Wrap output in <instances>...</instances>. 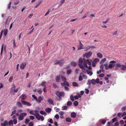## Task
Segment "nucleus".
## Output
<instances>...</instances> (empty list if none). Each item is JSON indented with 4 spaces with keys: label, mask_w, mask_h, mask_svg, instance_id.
<instances>
[{
    "label": "nucleus",
    "mask_w": 126,
    "mask_h": 126,
    "mask_svg": "<svg viewBox=\"0 0 126 126\" xmlns=\"http://www.w3.org/2000/svg\"><path fill=\"white\" fill-rule=\"evenodd\" d=\"M83 58H84L82 59L81 58H79L78 61V63H79L78 66L79 67V68L82 69V71L84 72V70H85V68L84 67L83 65L82 64L83 63V61H84Z\"/></svg>",
    "instance_id": "1"
},
{
    "label": "nucleus",
    "mask_w": 126,
    "mask_h": 126,
    "mask_svg": "<svg viewBox=\"0 0 126 126\" xmlns=\"http://www.w3.org/2000/svg\"><path fill=\"white\" fill-rule=\"evenodd\" d=\"M16 87L14 85L11 88L10 93L11 94L14 95L15 94V93L17 92L18 91L19 89V88H17L16 89L15 88Z\"/></svg>",
    "instance_id": "2"
},
{
    "label": "nucleus",
    "mask_w": 126,
    "mask_h": 126,
    "mask_svg": "<svg viewBox=\"0 0 126 126\" xmlns=\"http://www.w3.org/2000/svg\"><path fill=\"white\" fill-rule=\"evenodd\" d=\"M83 59L84 60L83 63L84 67L86 68H88V66L87 64H88L89 65H91V62L88 59L86 60L85 58H84Z\"/></svg>",
    "instance_id": "3"
},
{
    "label": "nucleus",
    "mask_w": 126,
    "mask_h": 126,
    "mask_svg": "<svg viewBox=\"0 0 126 126\" xmlns=\"http://www.w3.org/2000/svg\"><path fill=\"white\" fill-rule=\"evenodd\" d=\"M56 94L59 97H63L65 95V93L63 92L57 91L56 92Z\"/></svg>",
    "instance_id": "4"
},
{
    "label": "nucleus",
    "mask_w": 126,
    "mask_h": 126,
    "mask_svg": "<svg viewBox=\"0 0 126 126\" xmlns=\"http://www.w3.org/2000/svg\"><path fill=\"white\" fill-rule=\"evenodd\" d=\"M26 115L27 113H22L20 114L18 119L20 121L24 119V117Z\"/></svg>",
    "instance_id": "5"
},
{
    "label": "nucleus",
    "mask_w": 126,
    "mask_h": 126,
    "mask_svg": "<svg viewBox=\"0 0 126 126\" xmlns=\"http://www.w3.org/2000/svg\"><path fill=\"white\" fill-rule=\"evenodd\" d=\"M77 47L78 48H77L78 51L84 49V47L83 46V45L80 41H79V44L77 46Z\"/></svg>",
    "instance_id": "6"
},
{
    "label": "nucleus",
    "mask_w": 126,
    "mask_h": 126,
    "mask_svg": "<svg viewBox=\"0 0 126 126\" xmlns=\"http://www.w3.org/2000/svg\"><path fill=\"white\" fill-rule=\"evenodd\" d=\"M99 122L100 123H98L97 125H101V124H104L106 122V120L104 119H100V120Z\"/></svg>",
    "instance_id": "7"
},
{
    "label": "nucleus",
    "mask_w": 126,
    "mask_h": 126,
    "mask_svg": "<svg viewBox=\"0 0 126 126\" xmlns=\"http://www.w3.org/2000/svg\"><path fill=\"white\" fill-rule=\"evenodd\" d=\"M21 103L24 105H27L29 106H30L31 105V103L25 101H23L21 102Z\"/></svg>",
    "instance_id": "8"
},
{
    "label": "nucleus",
    "mask_w": 126,
    "mask_h": 126,
    "mask_svg": "<svg viewBox=\"0 0 126 126\" xmlns=\"http://www.w3.org/2000/svg\"><path fill=\"white\" fill-rule=\"evenodd\" d=\"M62 85L63 86V85H65L67 86H69V84L68 82L66 81H64L63 83H61Z\"/></svg>",
    "instance_id": "9"
},
{
    "label": "nucleus",
    "mask_w": 126,
    "mask_h": 126,
    "mask_svg": "<svg viewBox=\"0 0 126 126\" xmlns=\"http://www.w3.org/2000/svg\"><path fill=\"white\" fill-rule=\"evenodd\" d=\"M34 115L37 120H40V119L41 117L40 116L39 113L35 114Z\"/></svg>",
    "instance_id": "10"
},
{
    "label": "nucleus",
    "mask_w": 126,
    "mask_h": 126,
    "mask_svg": "<svg viewBox=\"0 0 126 126\" xmlns=\"http://www.w3.org/2000/svg\"><path fill=\"white\" fill-rule=\"evenodd\" d=\"M61 77V75H59L57 76L55 78L56 81L57 82H59L60 80V77Z\"/></svg>",
    "instance_id": "11"
},
{
    "label": "nucleus",
    "mask_w": 126,
    "mask_h": 126,
    "mask_svg": "<svg viewBox=\"0 0 126 126\" xmlns=\"http://www.w3.org/2000/svg\"><path fill=\"white\" fill-rule=\"evenodd\" d=\"M26 66V64L25 63H22L21 65L20 66V69H23Z\"/></svg>",
    "instance_id": "12"
},
{
    "label": "nucleus",
    "mask_w": 126,
    "mask_h": 126,
    "mask_svg": "<svg viewBox=\"0 0 126 126\" xmlns=\"http://www.w3.org/2000/svg\"><path fill=\"white\" fill-rule=\"evenodd\" d=\"M8 125V122L7 120L5 121L3 123L1 124L2 126H6V125Z\"/></svg>",
    "instance_id": "13"
},
{
    "label": "nucleus",
    "mask_w": 126,
    "mask_h": 126,
    "mask_svg": "<svg viewBox=\"0 0 126 126\" xmlns=\"http://www.w3.org/2000/svg\"><path fill=\"white\" fill-rule=\"evenodd\" d=\"M120 68L122 70L125 71L126 69V66L122 64Z\"/></svg>",
    "instance_id": "14"
},
{
    "label": "nucleus",
    "mask_w": 126,
    "mask_h": 126,
    "mask_svg": "<svg viewBox=\"0 0 126 126\" xmlns=\"http://www.w3.org/2000/svg\"><path fill=\"white\" fill-rule=\"evenodd\" d=\"M48 102L50 104L52 105H53L54 102L52 99L50 98H48L47 100Z\"/></svg>",
    "instance_id": "15"
},
{
    "label": "nucleus",
    "mask_w": 126,
    "mask_h": 126,
    "mask_svg": "<svg viewBox=\"0 0 126 126\" xmlns=\"http://www.w3.org/2000/svg\"><path fill=\"white\" fill-rule=\"evenodd\" d=\"M92 53L90 51L86 54V57L88 58L91 55Z\"/></svg>",
    "instance_id": "16"
},
{
    "label": "nucleus",
    "mask_w": 126,
    "mask_h": 126,
    "mask_svg": "<svg viewBox=\"0 0 126 126\" xmlns=\"http://www.w3.org/2000/svg\"><path fill=\"white\" fill-rule=\"evenodd\" d=\"M76 114L74 112H73L71 113V117L73 118H74L76 117Z\"/></svg>",
    "instance_id": "17"
},
{
    "label": "nucleus",
    "mask_w": 126,
    "mask_h": 126,
    "mask_svg": "<svg viewBox=\"0 0 126 126\" xmlns=\"http://www.w3.org/2000/svg\"><path fill=\"white\" fill-rule=\"evenodd\" d=\"M59 65L60 66H62L64 63V61L63 60H62L59 62Z\"/></svg>",
    "instance_id": "18"
},
{
    "label": "nucleus",
    "mask_w": 126,
    "mask_h": 126,
    "mask_svg": "<svg viewBox=\"0 0 126 126\" xmlns=\"http://www.w3.org/2000/svg\"><path fill=\"white\" fill-rule=\"evenodd\" d=\"M51 109L50 108H47L45 109L47 113H49L51 111Z\"/></svg>",
    "instance_id": "19"
},
{
    "label": "nucleus",
    "mask_w": 126,
    "mask_h": 126,
    "mask_svg": "<svg viewBox=\"0 0 126 126\" xmlns=\"http://www.w3.org/2000/svg\"><path fill=\"white\" fill-rule=\"evenodd\" d=\"M20 97L21 98L22 100H25L26 98V96L24 94H22Z\"/></svg>",
    "instance_id": "20"
},
{
    "label": "nucleus",
    "mask_w": 126,
    "mask_h": 126,
    "mask_svg": "<svg viewBox=\"0 0 126 126\" xmlns=\"http://www.w3.org/2000/svg\"><path fill=\"white\" fill-rule=\"evenodd\" d=\"M87 74L90 76H91L93 74V73L92 71L89 70H87Z\"/></svg>",
    "instance_id": "21"
},
{
    "label": "nucleus",
    "mask_w": 126,
    "mask_h": 126,
    "mask_svg": "<svg viewBox=\"0 0 126 126\" xmlns=\"http://www.w3.org/2000/svg\"><path fill=\"white\" fill-rule=\"evenodd\" d=\"M72 71L71 69H69L67 71V73L68 75H70L71 74Z\"/></svg>",
    "instance_id": "22"
},
{
    "label": "nucleus",
    "mask_w": 126,
    "mask_h": 126,
    "mask_svg": "<svg viewBox=\"0 0 126 126\" xmlns=\"http://www.w3.org/2000/svg\"><path fill=\"white\" fill-rule=\"evenodd\" d=\"M97 56L98 57L100 58H102L103 56L102 54L100 53H97Z\"/></svg>",
    "instance_id": "23"
},
{
    "label": "nucleus",
    "mask_w": 126,
    "mask_h": 126,
    "mask_svg": "<svg viewBox=\"0 0 126 126\" xmlns=\"http://www.w3.org/2000/svg\"><path fill=\"white\" fill-rule=\"evenodd\" d=\"M61 78L62 80L64 81H65L67 80L66 77H65L63 76H61Z\"/></svg>",
    "instance_id": "24"
},
{
    "label": "nucleus",
    "mask_w": 126,
    "mask_h": 126,
    "mask_svg": "<svg viewBox=\"0 0 126 126\" xmlns=\"http://www.w3.org/2000/svg\"><path fill=\"white\" fill-rule=\"evenodd\" d=\"M72 85L73 86L76 87H78L79 85L76 82H74L72 83Z\"/></svg>",
    "instance_id": "25"
},
{
    "label": "nucleus",
    "mask_w": 126,
    "mask_h": 126,
    "mask_svg": "<svg viewBox=\"0 0 126 126\" xmlns=\"http://www.w3.org/2000/svg\"><path fill=\"white\" fill-rule=\"evenodd\" d=\"M106 58H104L100 62V63L101 64L104 63L106 61Z\"/></svg>",
    "instance_id": "26"
},
{
    "label": "nucleus",
    "mask_w": 126,
    "mask_h": 126,
    "mask_svg": "<svg viewBox=\"0 0 126 126\" xmlns=\"http://www.w3.org/2000/svg\"><path fill=\"white\" fill-rule=\"evenodd\" d=\"M3 47H4V44H3L2 45L1 49V52H0V54H1V55H2L3 49Z\"/></svg>",
    "instance_id": "27"
},
{
    "label": "nucleus",
    "mask_w": 126,
    "mask_h": 126,
    "mask_svg": "<svg viewBox=\"0 0 126 126\" xmlns=\"http://www.w3.org/2000/svg\"><path fill=\"white\" fill-rule=\"evenodd\" d=\"M71 65L74 66L75 67L76 65V63L75 62H72L71 63Z\"/></svg>",
    "instance_id": "28"
},
{
    "label": "nucleus",
    "mask_w": 126,
    "mask_h": 126,
    "mask_svg": "<svg viewBox=\"0 0 126 126\" xmlns=\"http://www.w3.org/2000/svg\"><path fill=\"white\" fill-rule=\"evenodd\" d=\"M46 82L45 81L43 82L40 84L41 85L44 87H45L46 86Z\"/></svg>",
    "instance_id": "29"
},
{
    "label": "nucleus",
    "mask_w": 126,
    "mask_h": 126,
    "mask_svg": "<svg viewBox=\"0 0 126 126\" xmlns=\"http://www.w3.org/2000/svg\"><path fill=\"white\" fill-rule=\"evenodd\" d=\"M43 99L41 96H40L38 98V101L40 102L41 101H42Z\"/></svg>",
    "instance_id": "30"
},
{
    "label": "nucleus",
    "mask_w": 126,
    "mask_h": 126,
    "mask_svg": "<svg viewBox=\"0 0 126 126\" xmlns=\"http://www.w3.org/2000/svg\"><path fill=\"white\" fill-rule=\"evenodd\" d=\"M4 30H5V31H4V32L3 34H4V35L6 36L7 35V33L8 30L7 29H6Z\"/></svg>",
    "instance_id": "31"
},
{
    "label": "nucleus",
    "mask_w": 126,
    "mask_h": 126,
    "mask_svg": "<svg viewBox=\"0 0 126 126\" xmlns=\"http://www.w3.org/2000/svg\"><path fill=\"white\" fill-rule=\"evenodd\" d=\"M17 105L19 107H21L22 106V105L21 103L19 102H17Z\"/></svg>",
    "instance_id": "32"
},
{
    "label": "nucleus",
    "mask_w": 126,
    "mask_h": 126,
    "mask_svg": "<svg viewBox=\"0 0 126 126\" xmlns=\"http://www.w3.org/2000/svg\"><path fill=\"white\" fill-rule=\"evenodd\" d=\"M72 104V102L70 101H69L67 102V105L68 106H70Z\"/></svg>",
    "instance_id": "33"
},
{
    "label": "nucleus",
    "mask_w": 126,
    "mask_h": 126,
    "mask_svg": "<svg viewBox=\"0 0 126 126\" xmlns=\"http://www.w3.org/2000/svg\"><path fill=\"white\" fill-rule=\"evenodd\" d=\"M73 104L74 106H76L78 105L79 103L77 101H75L74 102Z\"/></svg>",
    "instance_id": "34"
},
{
    "label": "nucleus",
    "mask_w": 126,
    "mask_h": 126,
    "mask_svg": "<svg viewBox=\"0 0 126 126\" xmlns=\"http://www.w3.org/2000/svg\"><path fill=\"white\" fill-rule=\"evenodd\" d=\"M42 92L43 91L41 88H40V89L39 90H38V93L40 94H41L42 93Z\"/></svg>",
    "instance_id": "35"
},
{
    "label": "nucleus",
    "mask_w": 126,
    "mask_h": 126,
    "mask_svg": "<svg viewBox=\"0 0 126 126\" xmlns=\"http://www.w3.org/2000/svg\"><path fill=\"white\" fill-rule=\"evenodd\" d=\"M8 124L9 125H13V121L12 120L10 121L8 123Z\"/></svg>",
    "instance_id": "36"
},
{
    "label": "nucleus",
    "mask_w": 126,
    "mask_h": 126,
    "mask_svg": "<svg viewBox=\"0 0 126 126\" xmlns=\"http://www.w3.org/2000/svg\"><path fill=\"white\" fill-rule=\"evenodd\" d=\"M91 83L93 84H94L96 83L95 80L94 79H93L91 80Z\"/></svg>",
    "instance_id": "37"
},
{
    "label": "nucleus",
    "mask_w": 126,
    "mask_h": 126,
    "mask_svg": "<svg viewBox=\"0 0 126 126\" xmlns=\"http://www.w3.org/2000/svg\"><path fill=\"white\" fill-rule=\"evenodd\" d=\"M66 122H70L71 121V119L70 118L67 117L66 118Z\"/></svg>",
    "instance_id": "38"
},
{
    "label": "nucleus",
    "mask_w": 126,
    "mask_h": 126,
    "mask_svg": "<svg viewBox=\"0 0 126 126\" xmlns=\"http://www.w3.org/2000/svg\"><path fill=\"white\" fill-rule=\"evenodd\" d=\"M40 113L42 115H44L45 114H47L46 113L45 111H44L42 110H41L40 111Z\"/></svg>",
    "instance_id": "39"
},
{
    "label": "nucleus",
    "mask_w": 126,
    "mask_h": 126,
    "mask_svg": "<svg viewBox=\"0 0 126 126\" xmlns=\"http://www.w3.org/2000/svg\"><path fill=\"white\" fill-rule=\"evenodd\" d=\"M99 59L98 58H96L95 59H94V61H93L95 63H96L98 62H99Z\"/></svg>",
    "instance_id": "40"
},
{
    "label": "nucleus",
    "mask_w": 126,
    "mask_h": 126,
    "mask_svg": "<svg viewBox=\"0 0 126 126\" xmlns=\"http://www.w3.org/2000/svg\"><path fill=\"white\" fill-rule=\"evenodd\" d=\"M32 96L36 100H37L38 99L37 97L35 95L33 94L32 95Z\"/></svg>",
    "instance_id": "41"
},
{
    "label": "nucleus",
    "mask_w": 126,
    "mask_h": 126,
    "mask_svg": "<svg viewBox=\"0 0 126 126\" xmlns=\"http://www.w3.org/2000/svg\"><path fill=\"white\" fill-rule=\"evenodd\" d=\"M42 3L41 2H40L38 3H37L36 4L35 7V8H37Z\"/></svg>",
    "instance_id": "42"
},
{
    "label": "nucleus",
    "mask_w": 126,
    "mask_h": 126,
    "mask_svg": "<svg viewBox=\"0 0 126 126\" xmlns=\"http://www.w3.org/2000/svg\"><path fill=\"white\" fill-rule=\"evenodd\" d=\"M62 110H66L67 108L68 107L67 106H65L63 107H62Z\"/></svg>",
    "instance_id": "43"
},
{
    "label": "nucleus",
    "mask_w": 126,
    "mask_h": 126,
    "mask_svg": "<svg viewBox=\"0 0 126 126\" xmlns=\"http://www.w3.org/2000/svg\"><path fill=\"white\" fill-rule=\"evenodd\" d=\"M70 100L72 101H73L74 100L73 95H70Z\"/></svg>",
    "instance_id": "44"
},
{
    "label": "nucleus",
    "mask_w": 126,
    "mask_h": 126,
    "mask_svg": "<svg viewBox=\"0 0 126 126\" xmlns=\"http://www.w3.org/2000/svg\"><path fill=\"white\" fill-rule=\"evenodd\" d=\"M116 66L118 67H121V65L119 63H117L116 64Z\"/></svg>",
    "instance_id": "45"
},
{
    "label": "nucleus",
    "mask_w": 126,
    "mask_h": 126,
    "mask_svg": "<svg viewBox=\"0 0 126 126\" xmlns=\"http://www.w3.org/2000/svg\"><path fill=\"white\" fill-rule=\"evenodd\" d=\"M13 44L14 45V47H16V45L15 42V39H14L13 40Z\"/></svg>",
    "instance_id": "46"
},
{
    "label": "nucleus",
    "mask_w": 126,
    "mask_h": 126,
    "mask_svg": "<svg viewBox=\"0 0 126 126\" xmlns=\"http://www.w3.org/2000/svg\"><path fill=\"white\" fill-rule=\"evenodd\" d=\"M102 71L103 72L104 71V70H99L97 71V74H99L100 73H101Z\"/></svg>",
    "instance_id": "47"
},
{
    "label": "nucleus",
    "mask_w": 126,
    "mask_h": 126,
    "mask_svg": "<svg viewBox=\"0 0 126 126\" xmlns=\"http://www.w3.org/2000/svg\"><path fill=\"white\" fill-rule=\"evenodd\" d=\"M91 83V80H89L87 82V84L89 85H90Z\"/></svg>",
    "instance_id": "48"
},
{
    "label": "nucleus",
    "mask_w": 126,
    "mask_h": 126,
    "mask_svg": "<svg viewBox=\"0 0 126 126\" xmlns=\"http://www.w3.org/2000/svg\"><path fill=\"white\" fill-rule=\"evenodd\" d=\"M11 2H10L9 3V4H8V9H10L11 7Z\"/></svg>",
    "instance_id": "49"
},
{
    "label": "nucleus",
    "mask_w": 126,
    "mask_h": 126,
    "mask_svg": "<svg viewBox=\"0 0 126 126\" xmlns=\"http://www.w3.org/2000/svg\"><path fill=\"white\" fill-rule=\"evenodd\" d=\"M85 90V93L86 94H88L89 93V91L88 89H86Z\"/></svg>",
    "instance_id": "50"
},
{
    "label": "nucleus",
    "mask_w": 126,
    "mask_h": 126,
    "mask_svg": "<svg viewBox=\"0 0 126 126\" xmlns=\"http://www.w3.org/2000/svg\"><path fill=\"white\" fill-rule=\"evenodd\" d=\"M33 124L32 122H30L29 124V126H33Z\"/></svg>",
    "instance_id": "51"
},
{
    "label": "nucleus",
    "mask_w": 126,
    "mask_h": 126,
    "mask_svg": "<svg viewBox=\"0 0 126 126\" xmlns=\"http://www.w3.org/2000/svg\"><path fill=\"white\" fill-rule=\"evenodd\" d=\"M30 121L28 119H26L25 120V123L26 124L28 123Z\"/></svg>",
    "instance_id": "52"
},
{
    "label": "nucleus",
    "mask_w": 126,
    "mask_h": 126,
    "mask_svg": "<svg viewBox=\"0 0 126 126\" xmlns=\"http://www.w3.org/2000/svg\"><path fill=\"white\" fill-rule=\"evenodd\" d=\"M92 65L93 67H95L96 66L95 63L93 61L92 63Z\"/></svg>",
    "instance_id": "53"
},
{
    "label": "nucleus",
    "mask_w": 126,
    "mask_h": 126,
    "mask_svg": "<svg viewBox=\"0 0 126 126\" xmlns=\"http://www.w3.org/2000/svg\"><path fill=\"white\" fill-rule=\"evenodd\" d=\"M79 81H81L83 80L82 77L81 76H80L79 78Z\"/></svg>",
    "instance_id": "54"
},
{
    "label": "nucleus",
    "mask_w": 126,
    "mask_h": 126,
    "mask_svg": "<svg viewBox=\"0 0 126 126\" xmlns=\"http://www.w3.org/2000/svg\"><path fill=\"white\" fill-rule=\"evenodd\" d=\"M50 12V11L49 9L47 11V13L45 14V16H46L47 15H48L49 14Z\"/></svg>",
    "instance_id": "55"
},
{
    "label": "nucleus",
    "mask_w": 126,
    "mask_h": 126,
    "mask_svg": "<svg viewBox=\"0 0 126 126\" xmlns=\"http://www.w3.org/2000/svg\"><path fill=\"white\" fill-rule=\"evenodd\" d=\"M114 66H113V67ZM113 67V65L111 64H110L108 66V67L110 68H111Z\"/></svg>",
    "instance_id": "56"
},
{
    "label": "nucleus",
    "mask_w": 126,
    "mask_h": 126,
    "mask_svg": "<svg viewBox=\"0 0 126 126\" xmlns=\"http://www.w3.org/2000/svg\"><path fill=\"white\" fill-rule=\"evenodd\" d=\"M55 117L57 119H59V115L58 114H56L55 116Z\"/></svg>",
    "instance_id": "57"
},
{
    "label": "nucleus",
    "mask_w": 126,
    "mask_h": 126,
    "mask_svg": "<svg viewBox=\"0 0 126 126\" xmlns=\"http://www.w3.org/2000/svg\"><path fill=\"white\" fill-rule=\"evenodd\" d=\"M104 76V74H101L99 75V77H100L101 78L103 77Z\"/></svg>",
    "instance_id": "58"
},
{
    "label": "nucleus",
    "mask_w": 126,
    "mask_h": 126,
    "mask_svg": "<svg viewBox=\"0 0 126 126\" xmlns=\"http://www.w3.org/2000/svg\"><path fill=\"white\" fill-rule=\"evenodd\" d=\"M53 86L55 88H56L57 87V85L55 83H53Z\"/></svg>",
    "instance_id": "59"
},
{
    "label": "nucleus",
    "mask_w": 126,
    "mask_h": 126,
    "mask_svg": "<svg viewBox=\"0 0 126 126\" xmlns=\"http://www.w3.org/2000/svg\"><path fill=\"white\" fill-rule=\"evenodd\" d=\"M14 124H16L17 123V121L16 119H14L13 120Z\"/></svg>",
    "instance_id": "60"
},
{
    "label": "nucleus",
    "mask_w": 126,
    "mask_h": 126,
    "mask_svg": "<svg viewBox=\"0 0 126 126\" xmlns=\"http://www.w3.org/2000/svg\"><path fill=\"white\" fill-rule=\"evenodd\" d=\"M29 113L33 115H34L35 114H34V113H33V111H30Z\"/></svg>",
    "instance_id": "61"
},
{
    "label": "nucleus",
    "mask_w": 126,
    "mask_h": 126,
    "mask_svg": "<svg viewBox=\"0 0 126 126\" xmlns=\"http://www.w3.org/2000/svg\"><path fill=\"white\" fill-rule=\"evenodd\" d=\"M13 79V77L12 76L11 77H10L9 79V80L10 82H11L12 81Z\"/></svg>",
    "instance_id": "62"
},
{
    "label": "nucleus",
    "mask_w": 126,
    "mask_h": 126,
    "mask_svg": "<svg viewBox=\"0 0 126 126\" xmlns=\"http://www.w3.org/2000/svg\"><path fill=\"white\" fill-rule=\"evenodd\" d=\"M96 83L97 84L99 83V80L98 78H97L95 80Z\"/></svg>",
    "instance_id": "63"
},
{
    "label": "nucleus",
    "mask_w": 126,
    "mask_h": 126,
    "mask_svg": "<svg viewBox=\"0 0 126 126\" xmlns=\"http://www.w3.org/2000/svg\"><path fill=\"white\" fill-rule=\"evenodd\" d=\"M119 125V123L118 122H116L114 125V126H118Z\"/></svg>",
    "instance_id": "64"
}]
</instances>
